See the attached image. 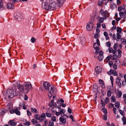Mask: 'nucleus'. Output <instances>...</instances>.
I'll return each mask as SVG.
<instances>
[{
	"label": "nucleus",
	"mask_w": 126,
	"mask_h": 126,
	"mask_svg": "<svg viewBox=\"0 0 126 126\" xmlns=\"http://www.w3.org/2000/svg\"><path fill=\"white\" fill-rule=\"evenodd\" d=\"M14 85V86L7 90V94L5 96L7 97H8L9 98H12L14 96H16L19 94L18 90L16 87V86L15 85Z\"/></svg>",
	"instance_id": "f257e3e1"
},
{
	"label": "nucleus",
	"mask_w": 126,
	"mask_h": 126,
	"mask_svg": "<svg viewBox=\"0 0 126 126\" xmlns=\"http://www.w3.org/2000/svg\"><path fill=\"white\" fill-rule=\"evenodd\" d=\"M57 4L55 2L47 3V2H43L42 4V8L45 10L50 11L54 10L56 9Z\"/></svg>",
	"instance_id": "f03ea898"
},
{
	"label": "nucleus",
	"mask_w": 126,
	"mask_h": 126,
	"mask_svg": "<svg viewBox=\"0 0 126 126\" xmlns=\"http://www.w3.org/2000/svg\"><path fill=\"white\" fill-rule=\"evenodd\" d=\"M24 86L25 90L26 93H27L32 89V86L31 83L29 82H25L24 83Z\"/></svg>",
	"instance_id": "7ed1b4c3"
},
{
	"label": "nucleus",
	"mask_w": 126,
	"mask_h": 126,
	"mask_svg": "<svg viewBox=\"0 0 126 126\" xmlns=\"http://www.w3.org/2000/svg\"><path fill=\"white\" fill-rule=\"evenodd\" d=\"M100 45V42L98 39H97L96 40V42L94 43V47L95 49V53L96 54H98V52L99 50V46Z\"/></svg>",
	"instance_id": "20e7f679"
},
{
	"label": "nucleus",
	"mask_w": 126,
	"mask_h": 126,
	"mask_svg": "<svg viewBox=\"0 0 126 126\" xmlns=\"http://www.w3.org/2000/svg\"><path fill=\"white\" fill-rule=\"evenodd\" d=\"M118 58H119V56L118 55H117L114 54L112 56L110 55L109 56H108L106 58V61H109L110 59L111 60H116Z\"/></svg>",
	"instance_id": "39448f33"
},
{
	"label": "nucleus",
	"mask_w": 126,
	"mask_h": 126,
	"mask_svg": "<svg viewBox=\"0 0 126 126\" xmlns=\"http://www.w3.org/2000/svg\"><path fill=\"white\" fill-rule=\"evenodd\" d=\"M14 85H15L16 86H17L18 89L21 92H23L25 93H26L25 90V87L24 85V83L23 85H19L18 83L17 82L15 83L14 84Z\"/></svg>",
	"instance_id": "423d86ee"
},
{
	"label": "nucleus",
	"mask_w": 126,
	"mask_h": 126,
	"mask_svg": "<svg viewBox=\"0 0 126 126\" xmlns=\"http://www.w3.org/2000/svg\"><path fill=\"white\" fill-rule=\"evenodd\" d=\"M20 109V108L19 107L15 108L14 109H12V110L10 111V113L11 114L15 113L17 115H19L20 114V112L19 111Z\"/></svg>",
	"instance_id": "0eeeda50"
},
{
	"label": "nucleus",
	"mask_w": 126,
	"mask_h": 126,
	"mask_svg": "<svg viewBox=\"0 0 126 126\" xmlns=\"http://www.w3.org/2000/svg\"><path fill=\"white\" fill-rule=\"evenodd\" d=\"M100 14L103 16H105L107 18L109 16V13L107 12V10H104L103 9H101L100 11Z\"/></svg>",
	"instance_id": "6e6552de"
},
{
	"label": "nucleus",
	"mask_w": 126,
	"mask_h": 126,
	"mask_svg": "<svg viewBox=\"0 0 126 126\" xmlns=\"http://www.w3.org/2000/svg\"><path fill=\"white\" fill-rule=\"evenodd\" d=\"M92 22L91 21L87 23L86 26V28L87 30L88 31H90L92 29L93 27Z\"/></svg>",
	"instance_id": "1a4fd4ad"
},
{
	"label": "nucleus",
	"mask_w": 126,
	"mask_h": 126,
	"mask_svg": "<svg viewBox=\"0 0 126 126\" xmlns=\"http://www.w3.org/2000/svg\"><path fill=\"white\" fill-rule=\"evenodd\" d=\"M98 54H99V55L98 56V60L99 61H102L103 58V52L102 50H100V51H98Z\"/></svg>",
	"instance_id": "9d476101"
},
{
	"label": "nucleus",
	"mask_w": 126,
	"mask_h": 126,
	"mask_svg": "<svg viewBox=\"0 0 126 126\" xmlns=\"http://www.w3.org/2000/svg\"><path fill=\"white\" fill-rule=\"evenodd\" d=\"M15 20L18 21H20L22 18V14L20 13H17L16 15L15 16Z\"/></svg>",
	"instance_id": "9b49d317"
},
{
	"label": "nucleus",
	"mask_w": 126,
	"mask_h": 126,
	"mask_svg": "<svg viewBox=\"0 0 126 126\" xmlns=\"http://www.w3.org/2000/svg\"><path fill=\"white\" fill-rule=\"evenodd\" d=\"M50 86L49 83L47 81L45 82L43 84V87L46 90H47Z\"/></svg>",
	"instance_id": "f8f14e48"
},
{
	"label": "nucleus",
	"mask_w": 126,
	"mask_h": 126,
	"mask_svg": "<svg viewBox=\"0 0 126 126\" xmlns=\"http://www.w3.org/2000/svg\"><path fill=\"white\" fill-rule=\"evenodd\" d=\"M65 1V0H57V5L60 7H61L63 6Z\"/></svg>",
	"instance_id": "ddd939ff"
},
{
	"label": "nucleus",
	"mask_w": 126,
	"mask_h": 126,
	"mask_svg": "<svg viewBox=\"0 0 126 126\" xmlns=\"http://www.w3.org/2000/svg\"><path fill=\"white\" fill-rule=\"evenodd\" d=\"M47 90L51 94L53 93L54 91V86L52 85H50Z\"/></svg>",
	"instance_id": "4468645a"
},
{
	"label": "nucleus",
	"mask_w": 126,
	"mask_h": 126,
	"mask_svg": "<svg viewBox=\"0 0 126 126\" xmlns=\"http://www.w3.org/2000/svg\"><path fill=\"white\" fill-rule=\"evenodd\" d=\"M121 79L119 78H117L116 79V83L118 85V87L119 88H120L121 86V83L120 82Z\"/></svg>",
	"instance_id": "2eb2a0df"
},
{
	"label": "nucleus",
	"mask_w": 126,
	"mask_h": 126,
	"mask_svg": "<svg viewBox=\"0 0 126 126\" xmlns=\"http://www.w3.org/2000/svg\"><path fill=\"white\" fill-rule=\"evenodd\" d=\"M95 71L96 73L99 74L102 72V69L100 66H97L95 68Z\"/></svg>",
	"instance_id": "dca6fc26"
},
{
	"label": "nucleus",
	"mask_w": 126,
	"mask_h": 126,
	"mask_svg": "<svg viewBox=\"0 0 126 126\" xmlns=\"http://www.w3.org/2000/svg\"><path fill=\"white\" fill-rule=\"evenodd\" d=\"M97 14L95 13L93 15L91 16L90 18V20L93 22L94 21L96 17Z\"/></svg>",
	"instance_id": "f3484780"
},
{
	"label": "nucleus",
	"mask_w": 126,
	"mask_h": 126,
	"mask_svg": "<svg viewBox=\"0 0 126 126\" xmlns=\"http://www.w3.org/2000/svg\"><path fill=\"white\" fill-rule=\"evenodd\" d=\"M109 53H112L113 54H114L117 52V50L116 49H113L111 47H109L108 49Z\"/></svg>",
	"instance_id": "a211bd4d"
},
{
	"label": "nucleus",
	"mask_w": 126,
	"mask_h": 126,
	"mask_svg": "<svg viewBox=\"0 0 126 126\" xmlns=\"http://www.w3.org/2000/svg\"><path fill=\"white\" fill-rule=\"evenodd\" d=\"M107 18L105 16H103V17H99L98 19L100 23H103L105 20Z\"/></svg>",
	"instance_id": "6ab92c4d"
},
{
	"label": "nucleus",
	"mask_w": 126,
	"mask_h": 126,
	"mask_svg": "<svg viewBox=\"0 0 126 126\" xmlns=\"http://www.w3.org/2000/svg\"><path fill=\"white\" fill-rule=\"evenodd\" d=\"M6 112V110L4 109L0 110V116H2Z\"/></svg>",
	"instance_id": "aec40b11"
},
{
	"label": "nucleus",
	"mask_w": 126,
	"mask_h": 126,
	"mask_svg": "<svg viewBox=\"0 0 126 126\" xmlns=\"http://www.w3.org/2000/svg\"><path fill=\"white\" fill-rule=\"evenodd\" d=\"M8 124L11 126H16L17 124V123L12 120H10L8 122Z\"/></svg>",
	"instance_id": "412c9836"
},
{
	"label": "nucleus",
	"mask_w": 126,
	"mask_h": 126,
	"mask_svg": "<svg viewBox=\"0 0 126 126\" xmlns=\"http://www.w3.org/2000/svg\"><path fill=\"white\" fill-rule=\"evenodd\" d=\"M7 7L9 9H12L14 8V4L9 3L7 4Z\"/></svg>",
	"instance_id": "4be33fe9"
},
{
	"label": "nucleus",
	"mask_w": 126,
	"mask_h": 126,
	"mask_svg": "<svg viewBox=\"0 0 126 126\" xmlns=\"http://www.w3.org/2000/svg\"><path fill=\"white\" fill-rule=\"evenodd\" d=\"M31 111L34 113H38L37 109L35 108H32L31 109Z\"/></svg>",
	"instance_id": "5701e85b"
},
{
	"label": "nucleus",
	"mask_w": 126,
	"mask_h": 126,
	"mask_svg": "<svg viewBox=\"0 0 126 126\" xmlns=\"http://www.w3.org/2000/svg\"><path fill=\"white\" fill-rule=\"evenodd\" d=\"M122 94V93L121 91H119L116 94V96L117 98H119L121 97Z\"/></svg>",
	"instance_id": "b1692460"
},
{
	"label": "nucleus",
	"mask_w": 126,
	"mask_h": 126,
	"mask_svg": "<svg viewBox=\"0 0 126 126\" xmlns=\"http://www.w3.org/2000/svg\"><path fill=\"white\" fill-rule=\"evenodd\" d=\"M60 121L62 123L65 124L66 123V120L62 117H60L59 119Z\"/></svg>",
	"instance_id": "393cba45"
},
{
	"label": "nucleus",
	"mask_w": 126,
	"mask_h": 126,
	"mask_svg": "<svg viewBox=\"0 0 126 126\" xmlns=\"http://www.w3.org/2000/svg\"><path fill=\"white\" fill-rule=\"evenodd\" d=\"M104 35L106 37V40H109V38L108 36V34L107 32H104Z\"/></svg>",
	"instance_id": "a878e982"
},
{
	"label": "nucleus",
	"mask_w": 126,
	"mask_h": 126,
	"mask_svg": "<svg viewBox=\"0 0 126 126\" xmlns=\"http://www.w3.org/2000/svg\"><path fill=\"white\" fill-rule=\"evenodd\" d=\"M122 120L123 122V125H124L126 124V118L125 116H123L122 118Z\"/></svg>",
	"instance_id": "bb28decb"
},
{
	"label": "nucleus",
	"mask_w": 126,
	"mask_h": 126,
	"mask_svg": "<svg viewBox=\"0 0 126 126\" xmlns=\"http://www.w3.org/2000/svg\"><path fill=\"white\" fill-rule=\"evenodd\" d=\"M3 7V3L2 1L0 0V10H2Z\"/></svg>",
	"instance_id": "cd10ccee"
},
{
	"label": "nucleus",
	"mask_w": 126,
	"mask_h": 126,
	"mask_svg": "<svg viewBox=\"0 0 126 126\" xmlns=\"http://www.w3.org/2000/svg\"><path fill=\"white\" fill-rule=\"evenodd\" d=\"M111 101L112 102H115L116 101V99L115 96H111Z\"/></svg>",
	"instance_id": "c85d7f7f"
},
{
	"label": "nucleus",
	"mask_w": 126,
	"mask_h": 126,
	"mask_svg": "<svg viewBox=\"0 0 126 126\" xmlns=\"http://www.w3.org/2000/svg\"><path fill=\"white\" fill-rule=\"evenodd\" d=\"M54 125V123L53 121L51 120H50L48 122V126H53Z\"/></svg>",
	"instance_id": "c756f323"
},
{
	"label": "nucleus",
	"mask_w": 126,
	"mask_h": 126,
	"mask_svg": "<svg viewBox=\"0 0 126 126\" xmlns=\"http://www.w3.org/2000/svg\"><path fill=\"white\" fill-rule=\"evenodd\" d=\"M112 74H113V75L116 76H117V73L116 72L115 70L112 69Z\"/></svg>",
	"instance_id": "7c9ffc66"
},
{
	"label": "nucleus",
	"mask_w": 126,
	"mask_h": 126,
	"mask_svg": "<svg viewBox=\"0 0 126 126\" xmlns=\"http://www.w3.org/2000/svg\"><path fill=\"white\" fill-rule=\"evenodd\" d=\"M49 105L50 107L53 108L56 106V104L55 103H49Z\"/></svg>",
	"instance_id": "2f4dec72"
},
{
	"label": "nucleus",
	"mask_w": 126,
	"mask_h": 126,
	"mask_svg": "<svg viewBox=\"0 0 126 126\" xmlns=\"http://www.w3.org/2000/svg\"><path fill=\"white\" fill-rule=\"evenodd\" d=\"M35 118L37 120H39L40 119V116L38 114H36L34 116Z\"/></svg>",
	"instance_id": "473e14b6"
},
{
	"label": "nucleus",
	"mask_w": 126,
	"mask_h": 126,
	"mask_svg": "<svg viewBox=\"0 0 126 126\" xmlns=\"http://www.w3.org/2000/svg\"><path fill=\"white\" fill-rule=\"evenodd\" d=\"M103 0H99L98 2V5L101 6L103 4Z\"/></svg>",
	"instance_id": "72a5a7b5"
},
{
	"label": "nucleus",
	"mask_w": 126,
	"mask_h": 126,
	"mask_svg": "<svg viewBox=\"0 0 126 126\" xmlns=\"http://www.w3.org/2000/svg\"><path fill=\"white\" fill-rule=\"evenodd\" d=\"M115 107L117 108H119L120 107V103L118 101H117L115 103Z\"/></svg>",
	"instance_id": "f704fd0d"
},
{
	"label": "nucleus",
	"mask_w": 126,
	"mask_h": 126,
	"mask_svg": "<svg viewBox=\"0 0 126 126\" xmlns=\"http://www.w3.org/2000/svg\"><path fill=\"white\" fill-rule=\"evenodd\" d=\"M117 52L118 55L119 56V58H120L121 57V55L122 54V51L120 49H118L117 50Z\"/></svg>",
	"instance_id": "c9c22d12"
},
{
	"label": "nucleus",
	"mask_w": 126,
	"mask_h": 126,
	"mask_svg": "<svg viewBox=\"0 0 126 126\" xmlns=\"http://www.w3.org/2000/svg\"><path fill=\"white\" fill-rule=\"evenodd\" d=\"M121 43L124 44H125L126 43V40L124 38H121Z\"/></svg>",
	"instance_id": "e433bc0d"
},
{
	"label": "nucleus",
	"mask_w": 126,
	"mask_h": 126,
	"mask_svg": "<svg viewBox=\"0 0 126 126\" xmlns=\"http://www.w3.org/2000/svg\"><path fill=\"white\" fill-rule=\"evenodd\" d=\"M32 122L33 124H35L37 123V121L34 119H32Z\"/></svg>",
	"instance_id": "4c0bfd02"
},
{
	"label": "nucleus",
	"mask_w": 126,
	"mask_h": 126,
	"mask_svg": "<svg viewBox=\"0 0 126 126\" xmlns=\"http://www.w3.org/2000/svg\"><path fill=\"white\" fill-rule=\"evenodd\" d=\"M111 92L109 90L107 91V96L108 97H110L111 95Z\"/></svg>",
	"instance_id": "58836bf2"
},
{
	"label": "nucleus",
	"mask_w": 126,
	"mask_h": 126,
	"mask_svg": "<svg viewBox=\"0 0 126 126\" xmlns=\"http://www.w3.org/2000/svg\"><path fill=\"white\" fill-rule=\"evenodd\" d=\"M104 102L105 103L107 104L109 103V98L108 97H106L104 100Z\"/></svg>",
	"instance_id": "ea45409f"
},
{
	"label": "nucleus",
	"mask_w": 126,
	"mask_h": 126,
	"mask_svg": "<svg viewBox=\"0 0 126 126\" xmlns=\"http://www.w3.org/2000/svg\"><path fill=\"white\" fill-rule=\"evenodd\" d=\"M40 117L41 118H46V116L45 114L44 113H42L40 116Z\"/></svg>",
	"instance_id": "a19ab883"
},
{
	"label": "nucleus",
	"mask_w": 126,
	"mask_h": 126,
	"mask_svg": "<svg viewBox=\"0 0 126 126\" xmlns=\"http://www.w3.org/2000/svg\"><path fill=\"white\" fill-rule=\"evenodd\" d=\"M110 80L111 81L112 85V86H113V84L114 79L113 77L112 76H110Z\"/></svg>",
	"instance_id": "79ce46f5"
},
{
	"label": "nucleus",
	"mask_w": 126,
	"mask_h": 126,
	"mask_svg": "<svg viewBox=\"0 0 126 126\" xmlns=\"http://www.w3.org/2000/svg\"><path fill=\"white\" fill-rule=\"evenodd\" d=\"M51 119L52 121L55 122L56 121V118L54 116H53L52 117Z\"/></svg>",
	"instance_id": "37998d69"
},
{
	"label": "nucleus",
	"mask_w": 126,
	"mask_h": 126,
	"mask_svg": "<svg viewBox=\"0 0 126 126\" xmlns=\"http://www.w3.org/2000/svg\"><path fill=\"white\" fill-rule=\"evenodd\" d=\"M117 39H120L121 38V36L120 34V33H119L117 32Z\"/></svg>",
	"instance_id": "c03bdc74"
},
{
	"label": "nucleus",
	"mask_w": 126,
	"mask_h": 126,
	"mask_svg": "<svg viewBox=\"0 0 126 126\" xmlns=\"http://www.w3.org/2000/svg\"><path fill=\"white\" fill-rule=\"evenodd\" d=\"M117 31L118 33L120 32L121 33L122 31L121 28L119 27H117Z\"/></svg>",
	"instance_id": "a18cd8bd"
},
{
	"label": "nucleus",
	"mask_w": 126,
	"mask_h": 126,
	"mask_svg": "<svg viewBox=\"0 0 126 126\" xmlns=\"http://www.w3.org/2000/svg\"><path fill=\"white\" fill-rule=\"evenodd\" d=\"M100 37L99 33H96L94 36V37L96 39Z\"/></svg>",
	"instance_id": "49530a36"
},
{
	"label": "nucleus",
	"mask_w": 126,
	"mask_h": 126,
	"mask_svg": "<svg viewBox=\"0 0 126 126\" xmlns=\"http://www.w3.org/2000/svg\"><path fill=\"white\" fill-rule=\"evenodd\" d=\"M23 124L25 126H29L30 125V123L29 122H27L23 123Z\"/></svg>",
	"instance_id": "de8ad7c7"
},
{
	"label": "nucleus",
	"mask_w": 126,
	"mask_h": 126,
	"mask_svg": "<svg viewBox=\"0 0 126 126\" xmlns=\"http://www.w3.org/2000/svg\"><path fill=\"white\" fill-rule=\"evenodd\" d=\"M118 46V44L117 43H115L113 46V48L114 49H116V50Z\"/></svg>",
	"instance_id": "09e8293b"
},
{
	"label": "nucleus",
	"mask_w": 126,
	"mask_h": 126,
	"mask_svg": "<svg viewBox=\"0 0 126 126\" xmlns=\"http://www.w3.org/2000/svg\"><path fill=\"white\" fill-rule=\"evenodd\" d=\"M31 42L32 43H34L36 41V39L34 37H32L31 40Z\"/></svg>",
	"instance_id": "8fccbe9b"
},
{
	"label": "nucleus",
	"mask_w": 126,
	"mask_h": 126,
	"mask_svg": "<svg viewBox=\"0 0 126 126\" xmlns=\"http://www.w3.org/2000/svg\"><path fill=\"white\" fill-rule=\"evenodd\" d=\"M106 46L108 47H110L111 45V44L109 42H106Z\"/></svg>",
	"instance_id": "3c124183"
},
{
	"label": "nucleus",
	"mask_w": 126,
	"mask_h": 126,
	"mask_svg": "<svg viewBox=\"0 0 126 126\" xmlns=\"http://www.w3.org/2000/svg\"><path fill=\"white\" fill-rule=\"evenodd\" d=\"M46 115L48 117H51L52 115L51 114L49 113H46Z\"/></svg>",
	"instance_id": "603ef678"
},
{
	"label": "nucleus",
	"mask_w": 126,
	"mask_h": 126,
	"mask_svg": "<svg viewBox=\"0 0 126 126\" xmlns=\"http://www.w3.org/2000/svg\"><path fill=\"white\" fill-rule=\"evenodd\" d=\"M27 114L29 116H30L32 115L31 112L28 110H27Z\"/></svg>",
	"instance_id": "864d4df0"
},
{
	"label": "nucleus",
	"mask_w": 126,
	"mask_h": 126,
	"mask_svg": "<svg viewBox=\"0 0 126 126\" xmlns=\"http://www.w3.org/2000/svg\"><path fill=\"white\" fill-rule=\"evenodd\" d=\"M48 121L47 120H44V126H46L48 124Z\"/></svg>",
	"instance_id": "5fc2aeb1"
},
{
	"label": "nucleus",
	"mask_w": 126,
	"mask_h": 126,
	"mask_svg": "<svg viewBox=\"0 0 126 126\" xmlns=\"http://www.w3.org/2000/svg\"><path fill=\"white\" fill-rule=\"evenodd\" d=\"M102 110L104 113H105V114H107V110L105 108H104L102 109Z\"/></svg>",
	"instance_id": "6e6d98bb"
},
{
	"label": "nucleus",
	"mask_w": 126,
	"mask_h": 126,
	"mask_svg": "<svg viewBox=\"0 0 126 126\" xmlns=\"http://www.w3.org/2000/svg\"><path fill=\"white\" fill-rule=\"evenodd\" d=\"M106 114H105L103 116V118L105 120H106L107 119V116L106 115Z\"/></svg>",
	"instance_id": "4d7b16f0"
},
{
	"label": "nucleus",
	"mask_w": 126,
	"mask_h": 126,
	"mask_svg": "<svg viewBox=\"0 0 126 126\" xmlns=\"http://www.w3.org/2000/svg\"><path fill=\"white\" fill-rule=\"evenodd\" d=\"M119 111L120 113L122 115V116H123L124 115V111H123L122 110H119Z\"/></svg>",
	"instance_id": "13d9d810"
},
{
	"label": "nucleus",
	"mask_w": 126,
	"mask_h": 126,
	"mask_svg": "<svg viewBox=\"0 0 126 126\" xmlns=\"http://www.w3.org/2000/svg\"><path fill=\"white\" fill-rule=\"evenodd\" d=\"M109 107L110 108H112L113 107L114 104L111 103H110L109 104Z\"/></svg>",
	"instance_id": "bf43d9fd"
},
{
	"label": "nucleus",
	"mask_w": 126,
	"mask_h": 126,
	"mask_svg": "<svg viewBox=\"0 0 126 126\" xmlns=\"http://www.w3.org/2000/svg\"><path fill=\"white\" fill-rule=\"evenodd\" d=\"M65 111L64 110L62 109L60 110V112L61 113V114L62 113H65Z\"/></svg>",
	"instance_id": "052dcab7"
},
{
	"label": "nucleus",
	"mask_w": 126,
	"mask_h": 126,
	"mask_svg": "<svg viewBox=\"0 0 126 126\" xmlns=\"http://www.w3.org/2000/svg\"><path fill=\"white\" fill-rule=\"evenodd\" d=\"M97 25V28H100L101 26V24L99 22H98L96 24Z\"/></svg>",
	"instance_id": "680f3d73"
},
{
	"label": "nucleus",
	"mask_w": 126,
	"mask_h": 126,
	"mask_svg": "<svg viewBox=\"0 0 126 126\" xmlns=\"http://www.w3.org/2000/svg\"><path fill=\"white\" fill-rule=\"evenodd\" d=\"M112 69H110V71H108L107 72V73L109 75H110L112 74Z\"/></svg>",
	"instance_id": "e2e57ef3"
},
{
	"label": "nucleus",
	"mask_w": 126,
	"mask_h": 126,
	"mask_svg": "<svg viewBox=\"0 0 126 126\" xmlns=\"http://www.w3.org/2000/svg\"><path fill=\"white\" fill-rule=\"evenodd\" d=\"M96 33H99L100 32V31L99 29V28H97L96 29Z\"/></svg>",
	"instance_id": "0e129e2a"
},
{
	"label": "nucleus",
	"mask_w": 126,
	"mask_h": 126,
	"mask_svg": "<svg viewBox=\"0 0 126 126\" xmlns=\"http://www.w3.org/2000/svg\"><path fill=\"white\" fill-rule=\"evenodd\" d=\"M118 10L119 11H121L122 10V7L121 6L118 7Z\"/></svg>",
	"instance_id": "69168bd1"
},
{
	"label": "nucleus",
	"mask_w": 126,
	"mask_h": 126,
	"mask_svg": "<svg viewBox=\"0 0 126 126\" xmlns=\"http://www.w3.org/2000/svg\"><path fill=\"white\" fill-rule=\"evenodd\" d=\"M68 112L70 114H71L72 113V110L70 108H68Z\"/></svg>",
	"instance_id": "338daca9"
},
{
	"label": "nucleus",
	"mask_w": 126,
	"mask_h": 126,
	"mask_svg": "<svg viewBox=\"0 0 126 126\" xmlns=\"http://www.w3.org/2000/svg\"><path fill=\"white\" fill-rule=\"evenodd\" d=\"M99 83L101 84H103L104 83V82L102 80L99 79Z\"/></svg>",
	"instance_id": "774afa93"
}]
</instances>
